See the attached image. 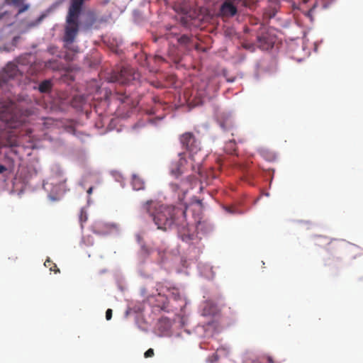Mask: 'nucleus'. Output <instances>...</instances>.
<instances>
[{
    "label": "nucleus",
    "instance_id": "1",
    "mask_svg": "<svg viewBox=\"0 0 363 363\" xmlns=\"http://www.w3.org/2000/svg\"><path fill=\"white\" fill-rule=\"evenodd\" d=\"M140 208L143 212L152 217L158 229L167 230L174 227L183 241L189 242L193 239L194 235L190 233L186 218V209L171 206H159L152 200L144 202Z\"/></svg>",
    "mask_w": 363,
    "mask_h": 363
},
{
    "label": "nucleus",
    "instance_id": "2",
    "mask_svg": "<svg viewBox=\"0 0 363 363\" xmlns=\"http://www.w3.org/2000/svg\"><path fill=\"white\" fill-rule=\"evenodd\" d=\"M84 0H72L66 20L64 41L72 44L79 31V16Z\"/></svg>",
    "mask_w": 363,
    "mask_h": 363
},
{
    "label": "nucleus",
    "instance_id": "3",
    "mask_svg": "<svg viewBox=\"0 0 363 363\" xmlns=\"http://www.w3.org/2000/svg\"><path fill=\"white\" fill-rule=\"evenodd\" d=\"M179 141L184 148L189 152V159L193 162L191 169L194 172L201 174L202 158L196 159L198 152L201 150L200 142L196 138L194 133L186 132L180 135Z\"/></svg>",
    "mask_w": 363,
    "mask_h": 363
},
{
    "label": "nucleus",
    "instance_id": "4",
    "mask_svg": "<svg viewBox=\"0 0 363 363\" xmlns=\"http://www.w3.org/2000/svg\"><path fill=\"white\" fill-rule=\"evenodd\" d=\"M14 106L11 101L0 102V120L11 128H16L26 121V116L18 115Z\"/></svg>",
    "mask_w": 363,
    "mask_h": 363
},
{
    "label": "nucleus",
    "instance_id": "5",
    "mask_svg": "<svg viewBox=\"0 0 363 363\" xmlns=\"http://www.w3.org/2000/svg\"><path fill=\"white\" fill-rule=\"evenodd\" d=\"M179 158L172 162L170 167L171 174L175 177L182 175L184 172L187 171L189 167L191 169V164L193 162L189 158H186V153L181 152L178 155Z\"/></svg>",
    "mask_w": 363,
    "mask_h": 363
},
{
    "label": "nucleus",
    "instance_id": "6",
    "mask_svg": "<svg viewBox=\"0 0 363 363\" xmlns=\"http://www.w3.org/2000/svg\"><path fill=\"white\" fill-rule=\"evenodd\" d=\"M136 73L130 67H123L119 72L114 71L110 76L111 82H118L121 84H126L136 79Z\"/></svg>",
    "mask_w": 363,
    "mask_h": 363
},
{
    "label": "nucleus",
    "instance_id": "7",
    "mask_svg": "<svg viewBox=\"0 0 363 363\" xmlns=\"http://www.w3.org/2000/svg\"><path fill=\"white\" fill-rule=\"evenodd\" d=\"M276 42V36L272 30L266 28H262L257 37V47L264 50L273 48Z\"/></svg>",
    "mask_w": 363,
    "mask_h": 363
},
{
    "label": "nucleus",
    "instance_id": "8",
    "mask_svg": "<svg viewBox=\"0 0 363 363\" xmlns=\"http://www.w3.org/2000/svg\"><path fill=\"white\" fill-rule=\"evenodd\" d=\"M48 182L50 184L53 186L52 191L56 193L65 192L67 190L66 186L67 178L64 173L60 169H57L52 172Z\"/></svg>",
    "mask_w": 363,
    "mask_h": 363
},
{
    "label": "nucleus",
    "instance_id": "9",
    "mask_svg": "<svg viewBox=\"0 0 363 363\" xmlns=\"http://www.w3.org/2000/svg\"><path fill=\"white\" fill-rule=\"evenodd\" d=\"M220 11L223 16L233 17L237 13L238 9L232 0H225L222 4Z\"/></svg>",
    "mask_w": 363,
    "mask_h": 363
},
{
    "label": "nucleus",
    "instance_id": "10",
    "mask_svg": "<svg viewBox=\"0 0 363 363\" xmlns=\"http://www.w3.org/2000/svg\"><path fill=\"white\" fill-rule=\"evenodd\" d=\"M157 291H158L157 299V301L158 303L156 305L157 307L160 308L162 311H168V299L167 297L164 295H162V292H164L163 290V286L159 284L157 285Z\"/></svg>",
    "mask_w": 363,
    "mask_h": 363
},
{
    "label": "nucleus",
    "instance_id": "11",
    "mask_svg": "<svg viewBox=\"0 0 363 363\" xmlns=\"http://www.w3.org/2000/svg\"><path fill=\"white\" fill-rule=\"evenodd\" d=\"M94 232L97 234L105 235L117 229V225L113 223H99L95 225Z\"/></svg>",
    "mask_w": 363,
    "mask_h": 363
},
{
    "label": "nucleus",
    "instance_id": "12",
    "mask_svg": "<svg viewBox=\"0 0 363 363\" xmlns=\"http://www.w3.org/2000/svg\"><path fill=\"white\" fill-rule=\"evenodd\" d=\"M18 69L16 65L9 63L4 68V73L8 78H13L17 75Z\"/></svg>",
    "mask_w": 363,
    "mask_h": 363
},
{
    "label": "nucleus",
    "instance_id": "13",
    "mask_svg": "<svg viewBox=\"0 0 363 363\" xmlns=\"http://www.w3.org/2000/svg\"><path fill=\"white\" fill-rule=\"evenodd\" d=\"M132 186L136 191L143 190L145 189V182L139 176L134 174L132 178Z\"/></svg>",
    "mask_w": 363,
    "mask_h": 363
},
{
    "label": "nucleus",
    "instance_id": "14",
    "mask_svg": "<svg viewBox=\"0 0 363 363\" xmlns=\"http://www.w3.org/2000/svg\"><path fill=\"white\" fill-rule=\"evenodd\" d=\"M52 87L51 80L45 79L41 82L38 86V90L40 93H49Z\"/></svg>",
    "mask_w": 363,
    "mask_h": 363
},
{
    "label": "nucleus",
    "instance_id": "15",
    "mask_svg": "<svg viewBox=\"0 0 363 363\" xmlns=\"http://www.w3.org/2000/svg\"><path fill=\"white\" fill-rule=\"evenodd\" d=\"M224 150L228 154H234L236 151V143L234 139H230L228 143H226Z\"/></svg>",
    "mask_w": 363,
    "mask_h": 363
},
{
    "label": "nucleus",
    "instance_id": "16",
    "mask_svg": "<svg viewBox=\"0 0 363 363\" xmlns=\"http://www.w3.org/2000/svg\"><path fill=\"white\" fill-rule=\"evenodd\" d=\"M45 67L52 70H58L61 68L60 63L57 60H52L45 62Z\"/></svg>",
    "mask_w": 363,
    "mask_h": 363
},
{
    "label": "nucleus",
    "instance_id": "17",
    "mask_svg": "<svg viewBox=\"0 0 363 363\" xmlns=\"http://www.w3.org/2000/svg\"><path fill=\"white\" fill-rule=\"evenodd\" d=\"M44 265L46 267H49L50 270L54 272L55 274L60 272V269L57 268V265L53 263L52 261L50 259V258H48L45 260Z\"/></svg>",
    "mask_w": 363,
    "mask_h": 363
},
{
    "label": "nucleus",
    "instance_id": "18",
    "mask_svg": "<svg viewBox=\"0 0 363 363\" xmlns=\"http://www.w3.org/2000/svg\"><path fill=\"white\" fill-rule=\"evenodd\" d=\"M191 40V37H189L187 35H182L177 40L178 43L180 45H184V46L188 45L190 43Z\"/></svg>",
    "mask_w": 363,
    "mask_h": 363
},
{
    "label": "nucleus",
    "instance_id": "19",
    "mask_svg": "<svg viewBox=\"0 0 363 363\" xmlns=\"http://www.w3.org/2000/svg\"><path fill=\"white\" fill-rule=\"evenodd\" d=\"M220 126L221 128L225 130V131H228V130H232L233 132L231 133V135L232 136H234L235 135V133H234V127L233 125L230 123H227L226 125L225 123H222L220 124Z\"/></svg>",
    "mask_w": 363,
    "mask_h": 363
},
{
    "label": "nucleus",
    "instance_id": "20",
    "mask_svg": "<svg viewBox=\"0 0 363 363\" xmlns=\"http://www.w3.org/2000/svg\"><path fill=\"white\" fill-rule=\"evenodd\" d=\"M242 46L246 50H249L250 51H253L255 50V45H253V44H251V43H244L242 44Z\"/></svg>",
    "mask_w": 363,
    "mask_h": 363
},
{
    "label": "nucleus",
    "instance_id": "21",
    "mask_svg": "<svg viewBox=\"0 0 363 363\" xmlns=\"http://www.w3.org/2000/svg\"><path fill=\"white\" fill-rule=\"evenodd\" d=\"M154 350L152 348L148 349L144 354L145 358L152 357L154 355Z\"/></svg>",
    "mask_w": 363,
    "mask_h": 363
},
{
    "label": "nucleus",
    "instance_id": "22",
    "mask_svg": "<svg viewBox=\"0 0 363 363\" xmlns=\"http://www.w3.org/2000/svg\"><path fill=\"white\" fill-rule=\"evenodd\" d=\"M339 242L337 240H331L328 242V250L333 249L337 246Z\"/></svg>",
    "mask_w": 363,
    "mask_h": 363
},
{
    "label": "nucleus",
    "instance_id": "23",
    "mask_svg": "<svg viewBox=\"0 0 363 363\" xmlns=\"http://www.w3.org/2000/svg\"><path fill=\"white\" fill-rule=\"evenodd\" d=\"M111 318H112V310L108 308L106 311V318L107 320H109L111 319Z\"/></svg>",
    "mask_w": 363,
    "mask_h": 363
},
{
    "label": "nucleus",
    "instance_id": "24",
    "mask_svg": "<svg viewBox=\"0 0 363 363\" xmlns=\"http://www.w3.org/2000/svg\"><path fill=\"white\" fill-rule=\"evenodd\" d=\"M172 295L175 300L180 298V295H179V292L177 291V290H176L174 289H173Z\"/></svg>",
    "mask_w": 363,
    "mask_h": 363
},
{
    "label": "nucleus",
    "instance_id": "25",
    "mask_svg": "<svg viewBox=\"0 0 363 363\" xmlns=\"http://www.w3.org/2000/svg\"><path fill=\"white\" fill-rule=\"evenodd\" d=\"M226 211H228L230 213H235V209L233 207H226L225 208Z\"/></svg>",
    "mask_w": 363,
    "mask_h": 363
},
{
    "label": "nucleus",
    "instance_id": "26",
    "mask_svg": "<svg viewBox=\"0 0 363 363\" xmlns=\"http://www.w3.org/2000/svg\"><path fill=\"white\" fill-rule=\"evenodd\" d=\"M171 186L174 191H177L179 189V185L177 184H172Z\"/></svg>",
    "mask_w": 363,
    "mask_h": 363
},
{
    "label": "nucleus",
    "instance_id": "27",
    "mask_svg": "<svg viewBox=\"0 0 363 363\" xmlns=\"http://www.w3.org/2000/svg\"><path fill=\"white\" fill-rule=\"evenodd\" d=\"M315 7V5H314L308 12H307V16H311V13H313L314 9Z\"/></svg>",
    "mask_w": 363,
    "mask_h": 363
},
{
    "label": "nucleus",
    "instance_id": "28",
    "mask_svg": "<svg viewBox=\"0 0 363 363\" xmlns=\"http://www.w3.org/2000/svg\"><path fill=\"white\" fill-rule=\"evenodd\" d=\"M6 167L2 164H0V174L3 173L4 172L6 171Z\"/></svg>",
    "mask_w": 363,
    "mask_h": 363
},
{
    "label": "nucleus",
    "instance_id": "29",
    "mask_svg": "<svg viewBox=\"0 0 363 363\" xmlns=\"http://www.w3.org/2000/svg\"><path fill=\"white\" fill-rule=\"evenodd\" d=\"M267 360L268 363H274L272 357L270 356L267 357Z\"/></svg>",
    "mask_w": 363,
    "mask_h": 363
},
{
    "label": "nucleus",
    "instance_id": "30",
    "mask_svg": "<svg viewBox=\"0 0 363 363\" xmlns=\"http://www.w3.org/2000/svg\"><path fill=\"white\" fill-rule=\"evenodd\" d=\"M212 358H213V359L211 360V362L213 361H217L218 359V356L217 354H213V356H212Z\"/></svg>",
    "mask_w": 363,
    "mask_h": 363
},
{
    "label": "nucleus",
    "instance_id": "31",
    "mask_svg": "<svg viewBox=\"0 0 363 363\" xmlns=\"http://www.w3.org/2000/svg\"><path fill=\"white\" fill-rule=\"evenodd\" d=\"M232 1L237 6L238 4L241 3L242 0H232Z\"/></svg>",
    "mask_w": 363,
    "mask_h": 363
},
{
    "label": "nucleus",
    "instance_id": "32",
    "mask_svg": "<svg viewBox=\"0 0 363 363\" xmlns=\"http://www.w3.org/2000/svg\"><path fill=\"white\" fill-rule=\"evenodd\" d=\"M80 220H81L82 222L86 221V216H84L82 213H81Z\"/></svg>",
    "mask_w": 363,
    "mask_h": 363
},
{
    "label": "nucleus",
    "instance_id": "33",
    "mask_svg": "<svg viewBox=\"0 0 363 363\" xmlns=\"http://www.w3.org/2000/svg\"><path fill=\"white\" fill-rule=\"evenodd\" d=\"M155 60H158V61H164L163 57L161 56H158V55L155 56Z\"/></svg>",
    "mask_w": 363,
    "mask_h": 363
},
{
    "label": "nucleus",
    "instance_id": "34",
    "mask_svg": "<svg viewBox=\"0 0 363 363\" xmlns=\"http://www.w3.org/2000/svg\"><path fill=\"white\" fill-rule=\"evenodd\" d=\"M93 189L94 188L92 186L89 187V189L87 190V194L90 195L92 193Z\"/></svg>",
    "mask_w": 363,
    "mask_h": 363
},
{
    "label": "nucleus",
    "instance_id": "35",
    "mask_svg": "<svg viewBox=\"0 0 363 363\" xmlns=\"http://www.w3.org/2000/svg\"><path fill=\"white\" fill-rule=\"evenodd\" d=\"M12 2L15 4H19L21 3V1H23V0H11Z\"/></svg>",
    "mask_w": 363,
    "mask_h": 363
},
{
    "label": "nucleus",
    "instance_id": "36",
    "mask_svg": "<svg viewBox=\"0 0 363 363\" xmlns=\"http://www.w3.org/2000/svg\"><path fill=\"white\" fill-rule=\"evenodd\" d=\"M28 9V6H25L23 8L19 10V13L25 11Z\"/></svg>",
    "mask_w": 363,
    "mask_h": 363
},
{
    "label": "nucleus",
    "instance_id": "37",
    "mask_svg": "<svg viewBox=\"0 0 363 363\" xmlns=\"http://www.w3.org/2000/svg\"><path fill=\"white\" fill-rule=\"evenodd\" d=\"M152 84L154 85L155 86H156L157 88H160V87L162 86L161 85H159V83H157V84H155L154 83H152Z\"/></svg>",
    "mask_w": 363,
    "mask_h": 363
},
{
    "label": "nucleus",
    "instance_id": "38",
    "mask_svg": "<svg viewBox=\"0 0 363 363\" xmlns=\"http://www.w3.org/2000/svg\"><path fill=\"white\" fill-rule=\"evenodd\" d=\"M303 1L304 3H306V2L308 1V0H303Z\"/></svg>",
    "mask_w": 363,
    "mask_h": 363
}]
</instances>
